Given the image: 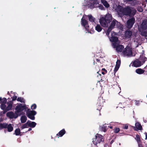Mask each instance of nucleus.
I'll return each instance as SVG.
<instances>
[{"instance_id": "1", "label": "nucleus", "mask_w": 147, "mask_h": 147, "mask_svg": "<svg viewBox=\"0 0 147 147\" xmlns=\"http://www.w3.org/2000/svg\"><path fill=\"white\" fill-rule=\"evenodd\" d=\"M118 15L122 16L124 15L131 16L135 14L136 11L133 8L127 7L124 8L123 7L119 5L115 9Z\"/></svg>"}, {"instance_id": "2", "label": "nucleus", "mask_w": 147, "mask_h": 147, "mask_svg": "<svg viewBox=\"0 0 147 147\" xmlns=\"http://www.w3.org/2000/svg\"><path fill=\"white\" fill-rule=\"evenodd\" d=\"M117 34L114 32H111V36H109V38L112 43L113 46L116 48V50L118 53H121L122 52L124 47L122 45H119L120 43L118 38L116 36Z\"/></svg>"}, {"instance_id": "3", "label": "nucleus", "mask_w": 147, "mask_h": 147, "mask_svg": "<svg viewBox=\"0 0 147 147\" xmlns=\"http://www.w3.org/2000/svg\"><path fill=\"white\" fill-rule=\"evenodd\" d=\"M112 20V15L108 13L105 16L100 17L99 22L101 26L103 27H107Z\"/></svg>"}, {"instance_id": "4", "label": "nucleus", "mask_w": 147, "mask_h": 147, "mask_svg": "<svg viewBox=\"0 0 147 147\" xmlns=\"http://www.w3.org/2000/svg\"><path fill=\"white\" fill-rule=\"evenodd\" d=\"M1 100V102L0 107L2 109H5L6 111H9L11 109L12 105V103L11 102L6 103L7 99L5 98L2 99L1 98H0V101Z\"/></svg>"}, {"instance_id": "5", "label": "nucleus", "mask_w": 147, "mask_h": 147, "mask_svg": "<svg viewBox=\"0 0 147 147\" xmlns=\"http://www.w3.org/2000/svg\"><path fill=\"white\" fill-rule=\"evenodd\" d=\"M86 5L88 6V7L91 9L98 7H99L101 10H103L104 9L102 6H100L97 1L94 0L90 1L87 2V5Z\"/></svg>"}, {"instance_id": "6", "label": "nucleus", "mask_w": 147, "mask_h": 147, "mask_svg": "<svg viewBox=\"0 0 147 147\" xmlns=\"http://www.w3.org/2000/svg\"><path fill=\"white\" fill-rule=\"evenodd\" d=\"M122 53L125 57H129L133 56L132 49L130 45L127 46Z\"/></svg>"}, {"instance_id": "7", "label": "nucleus", "mask_w": 147, "mask_h": 147, "mask_svg": "<svg viewBox=\"0 0 147 147\" xmlns=\"http://www.w3.org/2000/svg\"><path fill=\"white\" fill-rule=\"evenodd\" d=\"M27 108L25 104L22 105L21 104H17L15 108V111L19 115V113L21 111L26 110Z\"/></svg>"}, {"instance_id": "8", "label": "nucleus", "mask_w": 147, "mask_h": 147, "mask_svg": "<svg viewBox=\"0 0 147 147\" xmlns=\"http://www.w3.org/2000/svg\"><path fill=\"white\" fill-rule=\"evenodd\" d=\"M87 19V16L86 15H84L81 20L82 24L84 27L87 30L88 32H89L88 31L89 26L88 25V23L86 20Z\"/></svg>"}, {"instance_id": "9", "label": "nucleus", "mask_w": 147, "mask_h": 147, "mask_svg": "<svg viewBox=\"0 0 147 147\" xmlns=\"http://www.w3.org/2000/svg\"><path fill=\"white\" fill-rule=\"evenodd\" d=\"M95 137V138L93 139L92 141L93 144L95 145L100 143L101 141H103V136L100 134H96Z\"/></svg>"}, {"instance_id": "10", "label": "nucleus", "mask_w": 147, "mask_h": 147, "mask_svg": "<svg viewBox=\"0 0 147 147\" xmlns=\"http://www.w3.org/2000/svg\"><path fill=\"white\" fill-rule=\"evenodd\" d=\"M36 114V112L34 111H30L28 109L26 112L27 116L30 119L34 120L35 119L34 115Z\"/></svg>"}, {"instance_id": "11", "label": "nucleus", "mask_w": 147, "mask_h": 147, "mask_svg": "<svg viewBox=\"0 0 147 147\" xmlns=\"http://www.w3.org/2000/svg\"><path fill=\"white\" fill-rule=\"evenodd\" d=\"M116 24H117V25H119L120 24L119 23H118L115 20H113L112 21L111 25L108 28L106 33V34L109 37L110 36L109 35L110 31L115 26ZM110 36H111V35Z\"/></svg>"}, {"instance_id": "12", "label": "nucleus", "mask_w": 147, "mask_h": 147, "mask_svg": "<svg viewBox=\"0 0 147 147\" xmlns=\"http://www.w3.org/2000/svg\"><path fill=\"white\" fill-rule=\"evenodd\" d=\"M6 115L7 117L10 119H16L19 116L18 114H17L16 111L14 113L12 111L8 112L7 113Z\"/></svg>"}, {"instance_id": "13", "label": "nucleus", "mask_w": 147, "mask_h": 147, "mask_svg": "<svg viewBox=\"0 0 147 147\" xmlns=\"http://www.w3.org/2000/svg\"><path fill=\"white\" fill-rule=\"evenodd\" d=\"M135 21L134 18H132L129 20L127 22V27L129 28H130L133 26Z\"/></svg>"}, {"instance_id": "14", "label": "nucleus", "mask_w": 147, "mask_h": 147, "mask_svg": "<svg viewBox=\"0 0 147 147\" xmlns=\"http://www.w3.org/2000/svg\"><path fill=\"white\" fill-rule=\"evenodd\" d=\"M8 94H9L10 96L12 97V100H16L17 98V96L16 95V93L11 91L10 92H8Z\"/></svg>"}, {"instance_id": "15", "label": "nucleus", "mask_w": 147, "mask_h": 147, "mask_svg": "<svg viewBox=\"0 0 147 147\" xmlns=\"http://www.w3.org/2000/svg\"><path fill=\"white\" fill-rule=\"evenodd\" d=\"M65 133V131L64 129H63L61 130L59 132L56 134L58 138L59 137H62Z\"/></svg>"}, {"instance_id": "16", "label": "nucleus", "mask_w": 147, "mask_h": 147, "mask_svg": "<svg viewBox=\"0 0 147 147\" xmlns=\"http://www.w3.org/2000/svg\"><path fill=\"white\" fill-rule=\"evenodd\" d=\"M28 123L29 127L32 128L35 127L36 124V123L34 122L31 121H28Z\"/></svg>"}, {"instance_id": "17", "label": "nucleus", "mask_w": 147, "mask_h": 147, "mask_svg": "<svg viewBox=\"0 0 147 147\" xmlns=\"http://www.w3.org/2000/svg\"><path fill=\"white\" fill-rule=\"evenodd\" d=\"M135 127L134 128L136 130H141L142 129V127L141 125L139 123H135Z\"/></svg>"}, {"instance_id": "18", "label": "nucleus", "mask_w": 147, "mask_h": 147, "mask_svg": "<svg viewBox=\"0 0 147 147\" xmlns=\"http://www.w3.org/2000/svg\"><path fill=\"white\" fill-rule=\"evenodd\" d=\"M132 34V32L131 31H127L125 33V36L126 38L130 37Z\"/></svg>"}, {"instance_id": "19", "label": "nucleus", "mask_w": 147, "mask_h": 147, "mask_svg": "<svg viewBox=\"0 0 147 147\" xmlns=\"http://www.w3.org/2000/svg\"><path fill=\"white\" fill-rule=\"evenodd\" d=\"M87 16V19L88 18L90 21L92 22H94L95 19L92 15H89Z\"/></svg>"}, {"instance_id": "20", "label": "nucleus", "mask_w": 147, "mask_h": 147, "mask_svg": "<svg viewBox=\"0 0 147 147\" xmlns=\"http://www.w3.org/2000/svg\"><path fill=\"white\" fill-rule=\"evenodd\" d=\"M6 128H7L8 131L9 132L12 131L13 129V127L11 124H9L8 125L7 124Z\"/></svg>"}, {"instance_id": "21", "label": "nucleus", "mask_w": 147, "mask_h": 147, "mask_svg": "<svg viewBox=\"0 0 147 147\" xmlns=\"http://www.w3.org/2000/svg\"><path fill=\"white\" fill-rule=\"evenodd\" d=\"M95 29L98 32H101L102 29V28L101 26L99 24H97L95 27Z\"/></svg>"}, {"instance_id": "22", "label": "nucleus", "mask_w": 147, "mask_h": 147, "mask_svg": "<svg viewBox=\"0 0 147 147\" xmlns=\"http://www.w3.org/2000/svg\"><path fill=\"white\" fill-rule=\"evenodd\" d=\"M101 2L103 5L106 7H108L109 6V4L105 0H101Z\"/></svg>"}, {"instance_id": "23", "label": "nucleus", "mask_w": 147, "mask_h": 147, "mask_svg": "<svg viewBox=\"0 0 147 147\" xmlns=\"http://www.w3.org/2000/svg\"><path fill=\"white\" fill-rule=\"evenodd\" d=\"M27 119V117L25 116H22L20 119L21 122L22 123H25Z\"/></svg>"}, {"instance_id": "24", "label": "nucleus", "mask_w": 147, "mask_h": 147, "mask_svg": "<svg viewBox=\"0 0 147 147\" xmlns=\"http://www.w3.org/2000/svg\"><path fill=\"white\" fill-rule=\"evenodd\" d=\"M7 126V123H0V129H2L3 128H6Z\"/></svg>"}, {"instance_id": "25", "label": "nucleus", "mask_w": 147, "mask_h": 147, "mask_svg": "<svg viewBox=\"0 0 147 147\" xmlns=\"http://www.w3.org/2000/svg\"><path fill=\"white\" fill-rule=\"evenodd\" d=\"M135 139L137 141L138 145H140V136L139 135H137Z\"/></svg>"}, {"instance_id": "26", "label": "nucleus", "mask_w": 147, "mask_h": 147, "mask_svg": "<svg viewBox=\"0 0 147 147\" xmlns=\"http://www.w3.org/2000/svg\"><path fill=\"white\" fill-rule=\"evenodd\" d=\"M136 72L138 74H141L144 73V71L141 69H138L136 70Z\"/></svg>"}, {"instance_id": "27", "label": "nucleus", "mask_w": 147, "mask_h": 147, "mask_svg": "<svg viewBox=\"0 0 147 147\" xmlns=\"http://www.w3.org/2000/svg\"><path fill=\"white\" fill-rule=\"evenodd\" d=\"M144 63V62L141 63V61H140L138 59H136L133 62V64H143Z\"/></svg>"}, {"instance_id": "28", "label": "nucleus", "mask_w": 147, "mask_h": 147, "mask_svg": "<svg viewBox=\"0 0 147 147\" xmlns=\"http://www.w3.org/2000/svg\"><path fill=\"white\" fill-rule=\"evenodd\" d=\"M15 133L16 135H20V129L19 128L16 129L15 131Z\"/></svg>"}, {"instance_id": "29", "label": "nucleus", "mask_w": 147, "mask_h": 147, "mask_svg": "<svg viewBox=\"0 0 147 147\" xmlns=\"http://www.w3.org/2000/svg\"><path fill=\"white\" fill-rule=\"evenodd\" d=\"M17 100L21 102H25V100L22 97H18L17 99Z\"/></svg>"}, {"instance_id": "30", "label": "nucleus", "mask_w": 147, "mask_h": 147, "mask_svg": "<svg viewBox=\"0 0 147 147\" xmlns=\"http://www.w3.org/2000/svg\"><path fill=\"white\" fill-rule=\"evenodd\" d=\"M29 127V125H28V121L27 122L24 124L22 126V129H23L25 128H26L28 127Z\"/></svg>"}, {"instance_id": "31", "label": "nucleus", "mask_w": 147, "mask_h": 147, "mask_svg": "<svg viewBox=\"0 0 147 147\" xmlns=\"http://www.w3.org/2000/svg\"><path fill=\"white\" fill-rule=\"evenodd\" d=\"M120 67V65H116L114 69V72L115 73L118 70Z\"/></svg>"}, {"instance_id": "32", "label": "nucleus", "mask_w": 147, "mask_h": 147, "mask_svg": "<svg viewBox=\"0 0 147 147\" xmlns=\"http://www.w3.org/2000/svg\"><path fill=\"white\" fill-rule=\"evenodd\" d=\"M36 106L35 104H33L31 106V109H36Z\"/></svg>"}, {"instance_id": "33", "label": "nucleus", "mask_w": 147, "mask_h": 147, "mask_svg": "<svg viewBox=\"0 0 147 147\" xmlns=\"http://www.w3.org/2000/svg\"><path fill=\"white\" fill-rule=\"evenodd\" d=\"M120 130L118 128H116L114 129V132L115 133H117Z\"/></svg>"}, {"instance_id": "34", "label": "nucleus", "mask_w": 147, "mask_h": 147, "mask_svg": "<svg viewBox=\"0 0 147 147\" xmlns=\"http://www.w3.org/2000/svg\"><path fill=\"white\" fill-rule=\"evenodd\" d=\"M138 10L140 11V12H142L143 11V9L141 7H139L138 8Z\"/></svg>"}, {"instance_id": "35", "label": "nucleus", "mask_w": 147, "mask_h": 147, "mask_svg": "<svg viewBox=\"0 0 147 147\" xmlns=\"http://www.w3.org/2000/svg\"><path fill=\"white\" fill-rule=\"evenodd\" d=\"M135 104L136 105H138L140 104V102L139 101L135 100Z\"/></svg>"}, {"instance_id": "36", "label": "nucleus", "mask_w": 147, "mask_h": 147, "mask_svg": "<svg viewBox=\"0 0 147 147\" xmlns=\"http://www.w3.org/2000/svg\"><path fill=\"white\" fill-rule=\"evenodd\" d=\"M121 63L120 60H117L116 62V64H120Z\"/></svg>"}, {"instance_id": "37", "label": "nucleus", "mask_w": 147, "mask_h": 147, "mask_svg": "<svg viewBox=\"0 0 147 147\" xmlns=\"http://www.w3.org/2000/svg\"><path fill=\"white\" fill-rule=\"evenodd\" d=\"M123 128L125 129H127L128 128V125L127 124H125L124 125Z\"/></svg>"}, {"instance_id": "38", "label": "nucleus", "mask_w": 147, "mask_h": 147, "mask_svg": "<svg viewBox=\"0 0 147 147\" xmlns=\"http://www.w3.org/2000/svg\"><path fill=\"white\" fill-rule=\"evenodd\" d=\"M140 65H132V66L136 67H140Z\"/></svg>"}, {"instance_id": "39", "label": "nucleus", "mask_w": 147, "mask_h": 147, "mask_svg": "<svg viewBox=\"0 0 147 147\" xmlns=\"http://www.w3.org/2000/svg\"><path fill=\"white\" fill-rule=\"evenodd\" d=\"M142 35H144L145 36H147V33H145L144 32H142Z\"/></svg>"}, {"instance_id": "40", "label": "nucleus", "mask_w": 147, "mask_h": 147, "mask_svg": "<svg viewBox=\"0 0 147 147\" xmlns=\"http://www.w3.org/2000/svg\"><path fill=\"white\" fill-rule=\"evenodd\" d=\"M3 120V119L2 118H0V122L2 121Z\"/></svg>"}, {"instance_id": "41", "label": "nucleus", "mask_w": 147, "mask_h": 147, "mask_svg": "<svg viewBox=\"0 0 147 147\" xmlns=\"http://www.w3.org/2000/svg\"><path fill=\"white\" fill-rule=\"evenodd\" d=\"M108 127L109 128H110L111 129H112L113 128V127L112 126H109Z\"/></svg>"}, {"instance_id": "42", "label": "nucleus", "mask_w": 147, "mask_h": 147, "mask_svg": "<svg viewBox=\"0 0 147 147\" xmlns=\"http://www.w3.org/2000/svg\"><path fill=\"white\" fill-rule=\"evenodd\" d=\"M99 72H100V71H98L97 72V73H98V74H99V75L100 76V73H99Z\"/></svg>"}, {"instance_id": "43", "label": "nucleus", "mask_w": 147, "mask_h": 147, "mask_svg": "<svg viewBox=\"0 0 147 147\" xmlns=\"http://www.w3.org/2000/svg\"><path fill=\"white\" fill-rule=\"evenodd\" d=\"M101 73H102V74H105V73L104 72H101Z\"/></svg>"}, {"instance_id": "44", "label": "nucleus", "mask_w": 147, "mask_h": 147, "mask_svg": "<svg viewBox=\"0 0 147 147\" xmlns=\"http://www.w3.org/2000/svg\"><path fill=\"white\" fill-rule=\"evenodd\" d=\"M32 130V129L31 128H29V129H28V131H30Z\"/></svg>"}, {"instance_id": "45", "label": "nucleus", "mask_w": 147, "mask_h": 147, "mask_svg": "<svg viewBox=\"0 0 147 147\" xmlns=\"http://www.w3.org/2000/svg\"><path fill=\"white\" fill-rule=\"evenodd\" d=\"M146 138L147 139V134H146Z\"/></svg>"}, {"instance_id": "46", "label": "nucleus", "mask_w": 147, "mask_h": 147, "mask_svg": "<svg viewBox=\"0 0 147 147\" xmlns=\"http://www.w3.org/2000/svg\"><path fill=\"white\" fill-rule=\"evenodd\" d=\"M2 115V112H0V115Z\"/></svg>"}, {"instance_id": "47", "label": "nucleus", "mask_w": 147, "mask_h": 147, "mask_svg": "<svg viewBox=\"0 0 147 147\" xmlns=\"http://www.w3.org/2000/svg\"><path fill=\"white\" fill-rule=\"evenodd\" d=\"M147 68V65L145 67V69H146Z\"/></svg>"}, {"instance_id": "48", "label": "nucleus", "mask_w": 147, "mask_h": 147, "mask_svg": "<svg viewBox=\"0 0 147 147\" xmlns=\"http://www.w3.org/2000/svg\"><path fill=\"white\" fill-rule=\"evenodd\" d=\"M5 113V111H4L3 112V114Z\"/></svg>"}, {"instance_id": "49", "label": "nucleus", "mask_w": 147, "mask_h": 147, "mask_svg": "<svg viewBox=\"0 0 147 147\" xmlns=\"http://www.w3.org/2000/svg\"><path fill=\"white\" fill-rule=\"evenodd\" d=\"M102 70H105V69H102Z\"/></svg>"}, {"instance_id": "50", "label": "nucleus", "mask_w": 147, "mask_h": 147, "mask_svg": "<svg viewBox=\"0 0 147 147\" xmlns=\"http://www.w3.org/2000/svg\"><path fill=\"white\" fill-rule=\"evenodd\" d=\"M147 2V0H145Z\"/></svg>"}, {"instance_id": "51", "label": "nucleus", "mask_w": 147, "mask_h": 147, "mask_svg": "<svg viewBox=\"0 0 147 147\" xmlns=\"http://www.w3.org/2000/svg\"><path fill=\"white\" fill-rule=\"evenodd\" d=\"M146 97H147V95H146Z\"/></svg>"}, {"instance_id": "52", "label": "nucleus", "mask_w": 147, "mask_h": 147, "mask_svg": "<svg viewBox=\"0 0 147 147\" xmlns=\"http://www.w3.org/2000/svg\"><path fill=\"white\" fill-rule=\"evenodd\" d=\"M146 71H147V70H146Z\"/></svg>"}]
</instances>
